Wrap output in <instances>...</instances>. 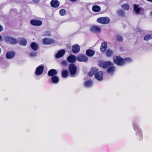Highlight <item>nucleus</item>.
<instances>
[{"label": "nucleus", "instance_id": "nucleus-1", "mask_svg": "<svg viewBox=\"0 0 152 152\" xmlns=\"http://www.w3.org/2000/svg\"><path fill=\"white\" fill-rule=\"evenodd\" d=\"M113 59L114 63L120 66H123L126 63H129L132 61L131 58H123L120 56H113Z\"/></svg>", "mask_w": 152, "mask_h": 152}, {"label": "nucleus", "instance_id": "nucleus-2", "mask_svg": "<svg viewBox=\"0 0 152 152\" xmlns=\"http://www.w3.org/2000/svg\"><path fill=\"white\" fill-rule=\"evenodd\" d=\"M114 64L109 61H101L99 63V66L104 69H106L109 66L113 65Z\"/></svg>", "mask_w": 152, "mask_h": 152}, {"label": "nucleus", "instance_id": "nucleus-3", "mask_svg": "<svg viewBox=\"0 0 152 152\" xmlns=\"http://www.w3.org/2000/svg\"><path fill=\"white\" fill-rule=\"evenodd\" d=\"M68 69L70 75H74L76 73L77 67L74 64L72 63L69 65Z\"/></svg>", "mask_w": 152, "mask_h": 152}, {"label": "nucleus", "instance_id": "nucleus-4", "mask_svg": "<svg viewBox=\"0 0 152 152\" xmlns=\"http://www.w3.org/2000/svg\"><path fill=\"white\" fill-rule=\"evenodd\" d=\"M97 21L99 23L103 24H106L109 23L110 21L109 18L105 17H101L98 18Z\"/></svg>", "mask_w": 152, "mask_h": 152}, {"label": "nucleus", "instance_id": "nucleus-5", "mask_svg": "<svg viewBox=\"0 0 152 152\" xmlns=\"http://www.w3.org/2000/svg\"><path fill=\"white\" fill-rule=\"evenodd\" d=\"M5 39L7 42L14 45L17 43L18 41L15 38L12 37L7 36L5 37Z\"/></svg>", "mask_w": 152, "mask_h": 152}, {"label": "nucleus", "instance_id": "nucleus-6", "mask_svg": "<svg viewBox=\"0 0 152 152\" xmlns=\"http://www.w3.org/2000/svg\"><path fill=\"white\" fill-rule=\"evenodd\" d=\"M77 60L79 61L86 62L88 60V57L85 55L79 54L77 57Z\"/></svg>", "mask_w": 152, "mask_h": 152}, {"label": "nucleus", "instance_id": "nucleus-7", "mask_svg": "<svg viewBox=\"0 0 152 152\" xmlns=\"http://www.w3.org/2000/svg\"><path fill=\"white\" fill-rule=\"evenodd\" d=\"M42 42L44 44L50 45L55 43V41L52 38H45L43 39Z\"/></svg>", "mask_w": 152, "mask_h": 152}, {"label": "nucleus", "instance_id": "nucleus-8", "mask_svg": "<svg viewBox=\"0 0 152 152\" xmlns=\"http://www.w3.org/2000/svg\"><path fill=\"white\" fill-rule=\"evenodd\" d=\"M31 24L34 26H40L42 24V22L39 20L32 19L30 21Z\"/></svg>", "mask_w": 152, "mask_h": 152}, {"label": "nucleus", "instance_id": "nucleus-9", "mask_svg": "<svg viewBox=\"0 0 152 152\" xmlns=\"http://www.w3.org/2000/svg\"><path fill=\"white\" fill-rule=\"evenodd\" d=\"M44 67L42 65L39 66L37 67L35 71V74L37 75H41L44 71Z\"/></svg>", "mask_w": 152, "mask_h": 152}, {"label": "nucleus", "instance_id": "nucleus-10", "mask_svg": "<svg viewBox=\"0 0 152 152\" xmlns=\"http://www.w3.org/2000/svg\"><path fill=\"white\" fill-rule=\"evenodd\" d=\"M15 53L13 51L7 52L6 54V57L7 59H11L15 56Z\"/></svg>", "mask_w": 152, "mask_h": 152}, {"label": "nucleus", "instance_id": "nucleus-11", "mask_svg": "<svg viewBox=\"0 0 152 152\" xmlns=\"http://www.w3.org/2000/svg\"><path fill=\"white\" fill-rule=\"evenodd\" d=\"M80 50V47L77 44H75L72 47V51L74 53H78L79 51Z\"/></svg>", "mask_w": 152, "mask_h": 152}, {"label": "nucleus", "instance_id": "nucleus-12", "mask_svg": "<svg viewBox=\"0 0 152 152\" xmlns=\"http://www.w3.org/2000/svg\"><path fill=\"white\" fill-rule=\"evenodd\" d=\"M76 60H77V58L73 55H70L67 58V60L68 62L72 63L75 62Z\"/></svg>", "mask_w": 152, "mask_h": 152}, {"label": "nucleus", "instance_id": "nucleus-13", "mask_svg": "<svg viewBox=\"0 0 152 152\" xmlns=\"http://www.w3.org/2000/svg\"><path fill=\"white\" fill-rule=\"evenodd\" d=\"M103 74L102 71H99L95 75V77L96 79L99 80H103Z\"/></svg>", "mask_w": 152, "mask_h": 152}, {"label": "nucleus", "instance_id": "nucleus-14", "mask_svg": "<svg viewBox=\"0 0 152 152\" xmlns=\"http://www.w3.org/2000/svg\"><path fill=\"white\" fill-rule=\"evenodd\" d=\"M57 71L54 69H50L48 71V75L49 77H53L54 76H56L57 74Z\"/></svg>", "mask_w": 152, "mask_h": 152}, {"label": "nucleus", "instance_id": "nucleus-15", "mask_svg": "<svg viewBox=\"0 0 152 152\" xmlns=\"http://www.w3.org/2000/svg\"><path fill=\"white\" fill-rule=\"evenodd\" d=\"M98 71V69L97 68L95 67L92 68L88 73V75L90 77H92L94 75H95Z\"/></svg>", "mask_w": 152, "mask_h": 152}, {"label": "nucleus", "instance_id": "nucleus-16", "mask_svg": "<svg viewBox=\"0 0 152 152\" xmlns=\"http://www.w3.org/2000/svg\"><path fill=\"white\" fill-rule=\"evenodd\" d=\"M65 53V50L62 49L59 51L56 55V57L57 58H60L63 56Z\"/></svg>", "mask_w": 152, "mask_h": 152}, {"label": "nucleus", "instance_id": "nucleus-17", "mask_svg": "<svg viewBox=\"0 0 152 152\" xmlns=\"http://www.w3.org/2000/svg\"><path fill=\"white\" fill-rule=\"evenodd\" d=\"M107 47V42H104L102 43L100 48V50L102 52H105Z\"/></svg>", "mask_w": 152, "mask_h": 152}, {"label": "nucleus", "instance_id": "nucleus-18", "mask_svg": "<svg viewBox=\"0 0 152 152\" xmlns=\"http://www.w3.org/2000/svg\"><path fill=\"white\" fill-rule=\"evenodd\" d=\"M91 31L94 32H100L101 31V28L97 26H91L90 28Z\"/></svg>", "mask_w": 152, "mask_h": 152}, {"label": "nucleus", "instance_id": "nucleus-19", "mask_svg": "<svg viewBox=\"0 0 152 152\" xmlns=\"http://www.w3.org/2000/svg\"><path fill=\"white\" fill-rule=\"evenodd\" d=\"M50 4L53 7L56 8L59 6L60 2L57 0H52L51 1Z\"/></svg>", "mask_w": 152, "mask_h": 152}, {"label": "nucleus", "instance_id": "nucleus-20", "mask_svg": "<svg viewBox=\"0 0 152 152\" xmlns=\"http://www.w3.org/2000/svg\"><path fill=\"white\" fill-rule=\"evenodd\" d=\"M134 10L136 14H140L141 11V9L139 7V5L136 4L134 5Z\"/></svg>", "mask_w": 152, "mask_h": 152}, {"label": "nucleus", "instance_id": "nucleus-21", "mask_svg": "<svg viewBox=\"0 0 152 152\" xmlns=\"http://www.w3.org/2000/svg\"><path fill=\"white\" fill-rule=\"evenodd\" d=\"M86 54L89 57H92L95 54V52L93 50L90 49H88L86 51Z\"/></svg>", "mask_w": 152, "mask_h": 152}, {"label": "nucleus", "instance_id": "nucleus-22", "mask_svg": "<svg viewBox=\"0 0 152 152\" xmlns=\"http://www.w3.org/2000/svg\"><path fill=\"white\" fill-rule=\"evenodd\" d=\"M61 75L62 77L65 78L68 77L69 73L68 71L66 69H63L61 71Z\"/></svg>", "mask_w": 152, "mask_h": 152}, {"label": "nucleus", "instance_id": "nucleus-23", "mask_svg": "<svg viewBox=\"0 0 152 152\" xmlns=\"http://www.w3.org/2000/svg\"><path fill=\"white\" fill-rule=\"evenodd\" d=\"M115 70V67L113 65L112 66H109L107 70V72L109 73L113 74L114 73Z\"/></svg>", "mask_w": 152, "mask_h": 152}, {"label": "nucleus", "instance_id": "nucleus-24", "mask_svg": "<svg viewBox=\"0 0 152 152\" xmlns=\"http://www.w3.org/2000/svg\"><path fill=\"white\" fill-rule=\"evenodd\" d=\"M30 46L31 48L34 51L37 50L39 47L38 45L36 42H34L31 43Z\"/></svg>", "mask_w": 152, "mask_h": 152}, {"label": "nucleus", "instance_id": "nucleus-25", "mask_svg": "<svg viewBox=\"0 0 152 152\" xmlns=\"http://www.w3.org/2000/svg\"><path fill=\"white\" fill-rule=\"evenodd\" d=\"M19 43L20 45L25 46L26 45L27 42L26 40L25 39L23 38H21L19 40Z\"/></svg>", "mask_w": 152, "mask_h": 152}, {"label": "nucleus", "instance_id": "nucleus-26", "mask_svg": "<svg viewBox=\"0 0 152 152\" xmlns=\"http://www.w3.org/2000/svg\"><path fill=\"white\" fill-rule=\"evenodd\" d=\"M52 82L54 83H57L59 81V79L57 76H54L51 78Z\"/></svg>", "mask_w": 152, "mask_h": 152}, {"label": "nucleus", "instance_id": "nucleus-27", "mask_svg": "<svg viewBox=\"0 0 152 152\" xmlns=\"http://www.w3.org/2000/svg\"><path fill=\"white\" fill-rule=\"evenodd\" d=\"M92 10L94 12H98L101 10V7L98 5H94L92 7Z\"/></svg>", "mask_w": 152, "mask_h": 152}, {"label": "nucleus", "instance_id": "nucleus-28", "mask_svg": "<svg viewBox=\"0 0 152 152\" xmlns=\"http://www.w3.org/2000/svg\"><path fill=\"white\" fill-rule=\"evenodd\" d=\"M93 83L92 81L88 80L86 81L84 83V86L87 87H91Z\"/></svg>", "mask_w": 152, "mask_h": 152}, {"label": "nucleus", "instance_id": "nucleus-29", "mask_svg": "<svg viewBox=\"0 0 152 152\" xmlns=\"http://www.w3.org/2000/svg\"><path fill=\"white\" fill-rule=\"evenodd\" d=\"M113 50L108 49L106 51L105 53L107 57H109L113 55Z\"/></svg>", "mask_w": 152, "mask_h": 152}, {"label": "nucleus", "instance_id": "nucleus-30", "mask_svg": "<svg viewBox=\"0 0 152 152\" xmlns=\"http://www.w3.org/2000/svg\"><path fill=\"white\" fill-rule=\"evenodd\" d=\"M144 39L145 41H148L151 39V34H147L144 37Z\"/></svg>", "mask_w": 152, "mask_h": 152}, {"label": "nucleus", "instance_id": "nucleus-31", "mask_svg": "<svg viewBox=\"0 0 152 152\" xmlns=\"http://www.w3.org/2000/svg\"><path fill=\"white\" fill-rule=\"evenodd\" d=\"M66 13V10L64 9L61 10L59 12V14L62 16L64 15Z\"/></svg>", "mask_w": 152, "mask_h": 152}, {"label": "nucleus", "instance_id": "nucleus-32", "mask_svg": "<svg viewBox=\"0 0 152 152\" xmlns=\"http://www.w3.org/2000/svg\"><path fill=\"white\" fill-rule=\"evenodd\" d=\"M122 7L126 10H128L129 8V5L128 4L125 3L122 6Z\"/></svg>", "mask_w": 152, "mask_h": 152}, {"label": "nucleus", "instance_id": "nucleus-33", "mask_svg": "<svg viewBox=\"0 0 152 152\" xmlns=\"http://www.w3.org/2000/svg\"><path fill=\"white\" fill-rule=\"evenodd\" d=\"M116 38L117 40L119 42H122L123 40V38L120 35H117L116 36Z\"/></svg>", "mask_w": 152, "mask_h": 152}, {"label": "nucleus", "instance_id": "nucleus-34", "mask_svg": "<svg viewBox=\"0 0 152 152\" xmlns=\"http://www.w3.org/2000/svg\"><path fill=\"white\" fill-rule=\"evenodd\" d=\"M118 13L119 15L124 16V12L122 10H119L118 11Z\"/></svg>", "mask_w": 152, "mask_h": 152}, {"label": "nucleus", "instance_id": "nucleus-35", "mask_svg": "<svg viewBox=\"0 0 152 152\" xmlns=\"http://www.w3.org/2000/svg\"><path fill=\"white\" fill-rule=\"evenodd\" d=\"M37 53L36 52L31 53L30 54V56L31 57H35L37 56Z\"/></svg>", "mask_w": 152, "mask_h": 152}, {"label": "nucleus", "instance_id": "nucleus-36", "mask_svg": "<svg viewBox=\"0 0 152 152\" xmlns=\"http://www.w3.org/2000/svg\"><path fill=\"white\" fill-rule=\"evenodd\" d=\"M33 1L36 4H37L39 2L40 0H33Z\"/></svg>", "mask_w": 152, "mask_h": 152}, {"label": "nucleus", "instance_id": "nucleus-37", "mask_svg": "<svg viewBox=\"0 0 152 152\" xmlns=\"http://www.w3.org/2000/svg\"><path fill=\"white\" fill-rule=\"evenodd\" d=\"M3 30V26L0 25V32L2 31Z\"/></svg>", "mask_w": 152, "mask_h": 152}, {"label": "nucleus", "instance_id": "nucleus-38", "mask_svg": "<svg viewBox=\"0 0 152 152\" xmlns=\"http://www.w3.org/2000/svg\"><path fill=\"white\" fill-rule=\"evenodd\" d=\"M2 37L0 35V40L2 41Z\"/></svg>", "mask_w": 152, "mask_h": 152}, {"label": "nucleus", "instance_id": "nucleus-39", "mask_svg": "<svg viewBox=\"0 0 152 152\" xmlns=\"http://www.w3.org/2000/svg\"><path fill=\"white\" fill-rule=\"evenodd\" d=\"M67 48L68 49H69L70 50V49H71V46H68L67 47Z\"/></svg>", "mask_w": 152, "mask_h": 152}, {"label": "nucleus", "instance_id": "nucleus-40", "mask_svg": "<svg viewBox=\"0 0 152 152\" xmlns=\"http://www.w3.org/2000/svg\"><path fill=\"white\" fill-rule=\"evenodd\" d=\"M62 63H63V64H65V65L66 64V62L65 61H63L62 62Z\"/></svg>", "mask_w": 152, "mask_h": 152}, {"label": "nucleus", "instance_id": "nucleus-41", "mask_svg": "<svg viewBox=\"0 0 152 152\" xmlns=\"http://www.w3.org/2000/svg\"><path fill=\"white\" fill-rule=\"evenodd\" d=\"M72 2H75L77 1V0H70Z\"/></svg>", "mask_w": 152, "mask_h": 152}, {"label": "nucleus", "instance_id": "nucleus-42", "mask_svg": "<svg viewBox=\"0 0 152 152\" xmlns=\"http://www.w3.org/2000/svg\"><path fill=\"white\" fill-rule=\"evenodd\" d=\"M150 14L152 16V11L151 12Z\"/></svg>", "mask_w": 152, "mask_h": 152}, {"label": "nucleus", "instance_id": "nucleus-43", "mask_svg": "<svg viewBox=\"0 0 152 152\" xmlns=\"http://www.w3.org/2000/svg\"><path fill=\"white\" fill-rule=\"evenodd\" d=\"M151 39H152V33L151 34Z\"/></svg>", "mask_w": 152, "mask_h": 152}]
</instances>
